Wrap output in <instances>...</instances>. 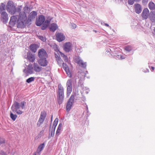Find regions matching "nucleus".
<instances>
[{
    "instance_id": "6ab92c4d",
    "label": "nucleus",
    "mask_w": 155,
    "mask_h": 155,
    "mask_svg": "<svg viewBox=\"0 0 155 155\" xmlns=\"http://www.w3.org/2000/svg\"><path fill=\"white\" fill-rule=\"evenodd\" d=\"M55 57L56 58V60L57 61L58 63L60 66H61L62 65L64 66V64L63 61L61 60V58L60 57V54H57L56 53H55Z\"/></svg>"
},
{
    "instance_id": "f704fd0d",
    "label": "nucleus",
    "mask_w": 155,
    "mask_h": 155,
    "mask_svg": "<svg viewBox=\"0 0 155 155\" xmlns=\"http://www.w3.org/2000/svg\"><path fill=\"white\" fill-rule=\"evenodd\" d=\"M26 102L24 101L21 102L20 105V108H21L22 109H24L25 107V106L26 104Z\"/></svg>"
},
{
    "instance_id": "39448f33",
    "label": "nucleus",
    "mask_w": 155,
    "mask_h": 155,
    "mask_svg": "<svg viewBox=\"0 0 155 155\" xmlns=\"http://www.w3.org/2000/svg\"><path fill=\"white\" fill-rule=\"evenodd\" d=\"M74 96L72 95L68 101L66 106L67 112H68L70 110L72 105L74 102Z\"/></svg>"
},
{
    "instance_id": "58836bf2",
    "label": "nucleus",
    "mask_w": 155,
    "mask_h": 155,
    "mask_svg": "<svg viewBox=\"0 0 155 155\" xmlns=\"http://www.w3.org/2000/svg\"><path fill=\"white\" fill-rule=\"evenodd\" d=\"M125 50L128 51H130L131 50L132 48L130 46H127L125 48Z\"/></svg>"
},
{
    "instance_id": "bb28decb",
    "label": "nucleus",
    "mask_w": 155,
    "mask_h": 155,
    "mask_svg": "<svg viewBox=\"0 0 155 155\" xmlns=\"http://www.w3.org/2000/svg\"><path fill=\"white\" fill-rule=\"evenodd\" d=\"M5 5L3 3H2L0 6V13L5 12Z\"/></svg>"
},
{
    "instance_id": "6e6552de",
    "label": "nucleus",
    "mask_w": 155,
    "mask_h": 155,
    "mask_svg": "<svg viewBox=\"0 0 155 155\" xmlns=\"http://www.w3.org/2000/svg\"><path fill=\"white\" fill-rule=\"evenodd\" d=\"M75 61L78 64L79 66L84 68H85L86 67V62H84L79 57H76L74 59Z\"/></svg>"
},
{
    "instance_id": "a211bd4d",
    "label": "nucleus",
    "mask_w": 155,
    "mask_h": 155,
    "mask_svg": "<svg viewBox=\"0 0 155 155\" xmlns=\"http://www.w3.org/2000/svg\"><path fill=\"white\" fill-rule=\"evenodd\" d=\"M1 14V17L3 22L5 23L7 22L8 19V17L7 13L5 12L0 13Z\"/></svg>"
},
{
    "instance_id": "8fccbe9b",
    "label": "nucleus",
    "mask_w": 155,
    "mask_h": 155,
    "mask_svg": "<svg viewBox=\"0 0 155 155\" xmlns=\"http://www.w3.org/2000/svg\"><path fill=\"white\" fill-rule=\"evenodd\" d=\"M104 24L105 26H107V27H109V28H110V29L111 28V27L109 26V25H108V24H107V23H104Z\"/></svg>"
},
{
    "instance_id": "0eeeda50",
    "label": "nucleus",
    "mask_w": 155,
    "mask_h": 155,
    "mask_svg": "<svg viewBox=\"0 0 155 155\" xmlns=\"http://www.w3.org/2000/svg\"><path fill=\"white\" fill-rule=\"evenodd\" d=\"M38 56L39 59L47 58L48 55L46 51L43 49L39 50L38 51Z\"/></svg>"
},
{
    "instance_id": "4be33fe9",
    "label": "nucleus",
    "mask_w": 155,
    "mask_h": 155,
    "mask_svg": "<svg viewBox=\"0 0 155 155\" xmlns=\"http://www.w3.org/2000/svg\"><path fill=\"white\" fill-rule=\"evenodd\" d=\"M33 68L34 70L36 72H39L42 69V68L39 66L38 64L36 63L33 64Z\"/></svg>"
},
{
    "instance_id": "6e6d98bb",
    "label": "nucleus",
    "mask_w": 155,
    "mask_h": 155,
    "mask_svg": "<svg viewBox=\"0 0 155 155\" xmlns=\"http://www.w3.org/2000/svg\"><path fill=\"white\" fill-rule=\"evenodd\" d=\"M93 31L96 33L97 32V31L95 30H93Z\"/></svg>"
},
{
    "instance_id": "423d86ee",
    "label": "nucleus",
    "mask_w": 155,
    "mask_h": 155,
    "mask_svg": "<svg viewBox=\"0 0 155 155\" xmlns=\"http://www.w3.org/2000/svg\"><path fill=\"white\" fill-rule=\"evenodd\" d=\"M46 115L47 113L45 111H43L41 112L40 118L37 123V126L38 127H40L41 125L43 124Z\"/></svg>"
},
{
    "instance_id": "5701e85b",
    "label": "nucleus",
    "mask_w": 155,
    "mask_h": 155,
    "mask_svg": "<svg viewBox=\"0 0 155 155\" xmlns=\"http://www.w3.org/2000/svg\"><path fill=\"white\" fill-rule=\"evenodd\" d=\"M33 67L31 64H29L28 65L27 68V73L29 74H32L34 73Z\"/></svg>"
},
{
    "instance_id": "f03ea898",
    "label": "nucleus",
    "mask_w": 155,
    "mask_h": 155,
    "mask_svg": "<svg viewBox=\"0 0 155 155\" xmlns=\"http://www.w3.org/2000/svg\"><path fill=\"white\" fill-rule=\"evenodd\" d=\"M22 6L19 5L16 8L14 5L13 2L11 1H9L6 6L7 11L12 15L16 14L17 12H20L21 10Z\"/></svg>"
},
{
    "instance_id": "5fc2aeb1",
    "label": "nucleus",
    "mask_w": 155,
    "mask_h": 155,
    "mask_svg": "<svg viewBox=\"0 0 155 155\" xmlns=\"http://www.w3.org/2000/svg\"><path fill=\"white\" fill-rule=\"evenodd\" d=\"M52 117H53V116H52V115H51V121H52Z\"/></svg>"
},
{
    "instance_id": "ddd939ff",
    "label": "nucleus",
    "mask_w": 155,
    "mask_h": 155,
    "mask_svg": "<svg viewBox=\"0 0 155 155\" xmlns=\"http://www.w3.org/2000/svg\"><path fill=\"white\" fill-rule=\"evenodd\" d=\"M46 58L39 59L38 61V63L41 66H46L48 63V61L46 59Z\"/></svg>"
},
{
    "instance_id": "cd10ccee",
    "label": "nucleus",
    "mask_w": 155,
    "mask_h": 155,
    "mask_svg": "<svg viewBox=\"0 0 155 155\" xmlns=\"http://www.w3.org/2000/svg\"><path fill=\"white\" fill-rule=\"evenodd\" d=\"M45 144L44 143L41 144L38 147L37 150L38 151H39V152H40L43 150L45 147Z\"/></svg>"
},
{
    "instance_id": "a878e982",
    "label": "nucleus",
    "mask_w": 155,
    "mask_h": 155,
    "mask_svg": "<svg viewBox=\"0 0 155 155\" xmlns=\"http://www.w3.org/2000/svg\"><path fill=\"white\" fill-rule=\"evenodd\" d=\"M58 28L57 25L56 24L53 23L50 27V30L54 32Z\"/></svg>"
},
{
    "instance_id": "393cba45",
    "label": "nucleus",
    "mask_w": 155,
    "mask_h": 155,
    "mask_svg": "<svg viewBox=\"0 0 155 155\" xmlns=\"http://www.w3.org/2000/svg\"><path fill=\"white\" fill-rule=\"evenodd\" d=\"M155 6V4L152 2H150L148 5L149 8L150 10H153L154 9V6Z\"/></svg>"
},
{
    "instance_id": "a18cd8bd",
    "label": "nucleus",
    "mask_w": 155,
    "mask_h": 155,
    "mask_svg": "<svg viewBox=\"0 0 155 155\" xmlns=\"http://www.w3.org/2000/svg\"><path fill=\"white\" fill-rule=\"evenodd\" d=\"M65 62H67L68 61V58L67 56L65 55L63 58H62Z\"/></svg>"
},
{
    "instance_id": "3c124183",
    "label": "nucleus",
    "mask_w": 155,
    "mask_h": 155,
    "mask_svg": "<svg viewBox=\"0 0 155 155\" xmlns=\"http://www.w3.org/2000/svg\"><path fill=\"white\" fill-rule=\"evenodd\" d=\"M124 59V58L123 57V56L120 55V59Z\"/></svg>"
},
{
    "instance_id": "09e8293b",
    "label": "nucleus",
    "mask_w": 155,
    "mask_h": 155,
    "mask_svg": "<svg viewBox=\"0 0 155 155\" xmlns=\"http://www.w3.org/2000/svg\"><path fill=\"white\" fill-rule=\"evenodd\" d=\"M115 58L116 59H120V56L119 55H117V56H115Z\"/></svg>"
},
{
    "instance_id": "412c9836",
    "label": "nucleus",
    "mask_w": 155,
    "mask_h": 155,
    "mask_svg": "<svg viewBox=\"0 0 155 155\" xmlns=\"http://www.w3.org/2000/svg\"><path fill=\"white\" fill-rule=\"evenodd\" d=\"M38 48V45L36 44H33L29 46V49L30 50L33 52L35 53L37 50V49Z\"/></svg>"
},
{
    "instance_id": "7ed1b4c3",
    "label": "nucleus",
    "mask_w": 155,
    "mask_h": 155,
    "mask_svg": "<svg viewBox=\"0 0 155 155\" xmlns=\"http://www.w3.org/2000/svg\"><path fill=\"white\" fill-rule=\"evenodd\" d=\"M57 92L58 103L60 104L62 103L64 98V89L61 84L58 85V91Z\"/></svg>"
},
{
    "instance_id": "b1692460",
    "label": "nucleus",
    "mask_w": 155,
    "mask_h": 155,
    "mask_svg": "<svg viewBox=\"0 0 155 155\" xmlns=\"http://www.w3.org/2000/svg\"><path fill=\"white\" fill-rule=\"evenodd\" d=\"M62 130V123H60L58 126L57 128V130L56 133V135L57 136H58L61 132Z\"/></svg>"
},
{
    "instance_id": "c9c22d12",
    "label": "nucleus",
    "mask_w": 155,
    "mask_h": 155,
    "mask_svg": "<svg viewBox=\"0 0 155 155\" xmlns=\"http://www.w3.org/2000/svg\"><path fill=\"white\" fill-rule=\"evenodd\" d=\"M45 22H44L43 24L44 25H45L46 26L48 27V26L49 25L50 23V21L47 20H46L45 21Z\"/></svg>"
},
{
    "instance_id": "72a5a7b5",
    "label": "nucleus",
    "mask_w": 155,
    "mask_h": 155,
    "mask_svg": "<svg viewBox=\"0 0 155 155\" xmlns=\"http://www.w3.org/2000/svg\"><path fill=\"white\" fill-rule=\"evenodd\" d=\"M65 71L68 75L69 76V77H71V74L70 71H69V70L68 68H65Z\"/></svg>"
},
{
    "instance_id": "1a4fd4ad",
    "label": "nucleus",
    "mask_w": 155,
    "mask_h": 155,
    "mask_svg": "<svg viewBox=\"0 0 155 155\" xmlns=\"http://www.w3.org/2000/svg\"><path fill=\"white\" fill-rule=\"evenodd\" d=\"M37 15V12L34 11L31 12L29 14L27 19V24H30L31 21L35 19Z\"/></svg>"
},
{
    "instance_id": "9d476101",
    "label": "nucleus",
    "mask_w": 155,
    "mask_h": 155,
    "mask_svg": "<svg viewBox=\"0 0 155 155\" xmlns=\"http://www.w3.org/2000/svg\"><path fill=\"white\" fill-rule=\"evenodd\" d=\"M72 81L71 79L68 81L67 83V95H69L72 91Z\"/></svg>"
},
{
    "instance_id": "49530a36",
    "label": "nucleus",
    "mask_w": 155,
    "mask_h": 155,
    "mask_svg": "<svg viewBox=\"0 0 155 155\" xmlns=\"http://www.w3.org/2000/svg\"><path fill=\"white\" fill-rule=\"evenodd\" d=\"M5 143V140H0V145H1L2 144L4 143Z\"/></svg>"
},
{
    "instance_id": "864d4df0",
    "label": "nucleus",
    "mask_w": 155,
    "mask_h": 155,
    "mask_svg": "<svg viewBox=\"0 0 155 155\" xmlns=\"http://www.w3.org/2000/svg\"><path fill=\"white\" fill-rule=\"evenodd\" d=\"M140 0H135V1L136 2H138Z\"/></svg>"
},
{
    "instance_id": "f257e3e1",
    "label": "nucleus",
    "mask_w": 155,
    "mask_h": 155,
    "mask_svg": "<svg viewBox=\"0 0 155 155\" xmlns=\"http://www.w3.org/2000/svg\"><path fill=\"white\" fill-rule=\"evenodd\" d=\"M19 13L17 22V26L19 28H23L27 23V17L24 12H18Z\"/></svg>"
},
{
    "instance_id": "e433bc0d",
    "label": "nucleus",
    "mask_w": 155,
    "mask_h": 155,
    "mask_svg": "<svg viewBox=\"0 0 155 155\" xmlns=\"http://www.w3.org/2000/svg\"><path fill=\"white\" fill-rule=\"evenodd\" d=\"M57 53H56L57 54H60V57L61 56L62 58L64 57L65 55L63 53L59 51L58 50V51L56 52Z\"/></svg>"
},
{
    "instance_id": "13d9d810",
    "label": "nucleus",
    "mask_w": 155,
    "mask_h": 155,
    "mask_svg": "<svg viewBox=\"0 0 155 155\" xmlns=\"http://www.w3.org/2000/svg\"><path fill=\"white\" fill-rule=\"evenodd\" d=\"M153 30H154V31L155 32V27L154 28Z\"/></svg>"
},
{
    "instance_id": "79ce46f5",
    "label": "nucleus",
    "mask_w": 155,
    "mask_h": 155,
    "mask_svg": "<svg viewBox=\"0 0 155 155\" xmlns=\"http://www.w3.org/2000/svg\"><path fill=\"white\" fill-rule=\"evenodd\" d=\"M55 130V129H54V128H52V129L51 131V136L52 137H53L54 135Z\"/></svg>"
},
{
    "instance_id": "4d7b16f0",
    "label": "nucleus",
    "mask_w": 155,
    "mask_h": 155,
    "mask_svg": "<svg viewBox=\"0 0 155 155\" xmlns=\"http://www.w3.org/2000/svg\"><path fill=\"white\" fill-rule=\"evenodd\" d=\"M88 108L87 106V111H88Z\"/></svg>"
},
{
    "instance_id": "9b49d317",
    "label": "nucleus",
    "mask_w": 155,
    "mask_h": 155,
    "mask_svg": "<svg viewBox=\"0 0 155 155\" xmlns=\"http://www.w3.org/2000/svg\"><path fill=\"white\" fill-rule=\"evenodd\" d=\"M55 36L57 40L59 42H61L65 38L64 35L61 32L56 33Z\"/></svg>"
},
{
    "instance_id": "f8f14e48",
    "label": "nucleus",
    "mask_w": 155,
    "mask_h": 155,
    "mask_svg": "<svg viewBox=\"0 0 155 155\" xmlns=\"http://www.w3.org/2000/svg\"><path fill=\"white\" fill-rule=\"evenodd\" d=\"M45 21V18L43 15H40L38 18L37 19L36 21V25L38 26L41 25Z\"/></svg>"
},
{
    "instance_id": "bf43d9fd",
    "label": "nucleus",
    "mask_w": 155,
    "mask_h": 155,
    "mask_svg": "<svg viewBox=\"0 0 155 155\" xmlns=\"http://www.w3.org/2000/svg\"><path fill=\"white\" fill-rule=\"evenodd\" d=\"M25 71V70H24V71H23L24 72H25L24 71Z\"/></svg>"
},
{
    "instance_id": "dca6fc26",
    "label": "nucleus",
    "mask_w": 155,
    "mask_h": 155,
    "mask_svg": "<svg viewBox=\"0 0 155 155\" xmlns=\"http://www.w3.org/2000/svg\"><path fill=\"white\" fill-rule=\"evenodd\" d=\"M27 58L31 62H33L35 61V55L30 52H28L27 53Z\"/></svg>"
},
{
    "instance_id": "7c9ffc66",
    "label": "nucleus",
    "mask_w": 155,
    "mask_h": 155,
    "mask_svg": "<svg viewBox=\"0 0 155 155\" xmlns=\"http://www.w3.org/2000/svg\"><path fill=\"white\" fill-rule=\"evenodd\" d=\"M37 37L38 38L40 39L43 42H45L46 41V39L45 37V36L41 35H37Z\"/></svg>"
},
{
    "instance_id": "ea45409f",
    "label": "nucleus",
    "mask_w": 155,
    "mask_h": 155,
    "mask_svg": "<svg viewBox=\"0 0 155 155\" xmlns=\"http://www.w3.org/2000/svg\"><path fill=\"white\" fill-rule=\"evenodd\" d=\"M135 0H128V3L130 5H132L134 3Z\"/></svg>"
},
{
    "instance_id": "a19ab883",
    "label": "nucleus",
    "mask_w": 155,
    "mask_h": 155,
    "mask_svg": "<svg viewBox=\"0 0 155 155\" xmlns=\"http://www.w3.org/2000/svg\"><path fill=\"white\" fill-rule=\"evenodd\" d=\"M149 0H142V4L144 5H146L148 2Z\"/></svg>"
},
{
    "instance_id": "de8ad7c7",
    "label": "nucleus",
    "mask_w": 155,
    "mask_h": 155,
    "mask_svg": "<svg viewBox=\"0 0 155 155\" xmlns=\"http://www.w3.org/2000/svg\"><path fill=\"white\" fill-rule=\"evenodd\" d=\"M47 26H46L45 25H43V26L41 27V29L42 30H45L46 28H47Z\"/></svg>"
},
{
    "instance_id": "2eb2a0df",
    "label": "nucleus",
    "mask_w": 155,
    "mask_h": 155,
    "mask_svg": "<svg viewBox=\"0 0 155 155\" xmlns=\"http://www.w3.org/2000/svg\"><path fill=\"white\" fill-rule=\"evenodd\" d=\"M72 44L69 42L66 43L63 46L64 50L66 52H69L71 49Z\"/></svg>"
},
{
    "instance_id": "f3484780",
    "label": "nucleus",
    "mask_w": 155,
    "mask_h": 155,
    "mask_svg": "<svg viewBox=\"0 0 155 155\" xmlns=\"http://www.w3.org/2000/svg\"><path fill=\"white\" fill-rule=\"evenodd\" d=\"M17 18L15 16H13L11 17L9 23V26L10 27H13L16 24Z\"/></svg>"
},
{
    "instance_id": "4468645a",
    "label": "nucleus",
    "mask_w": 155,
    "mask_h": 155,
    "mask_svg": "<svg viewBox=\"0 0 155 155\" xmlns=\"http://www.w3.org/2000/svg\"><path fill=\"white\" fill-rule=\"evenodd\" d=\"M149 11L147 8H144L141 14V16L143 19H147L149 17Z\"/></svg>"
},
{
    "instance_id": "c85d7f7f",
    "label": "nucleus",
    "mask_w": 155,
    "mask_h": 155,
    "mask_svg": "<svg viewBox=\"0 0 155 155\" xmlns=\"http://www.w3.org/2000/svg\"><path fill=\"white\" fill-rule=\"evenodd\" d=\"M150 18L152 22H155V14H151L150 16Z\"/></svg>"
},
{
    "instance_id": "052dcab7",
    "label": "nucleus",
    "mask_w": 155,
    "mask_h": 155,
    "mask_svg": "<svg viewBox=\"0 0 155 155\" xmlns=\"http://www.w3.org/2000/svg\"><path fill=\"white\" fill-rule=\"evenodd\" d=\"M33 155H36V154H33Z\"/></svg>"
},
{
    "instance_id": "4c0bfd02",
    "label": "nucleus",
    "mask_w": 155,
    "mask_h": 155,
    "mask_svg": "<svg viewBox=\"0 0 155 155\" xmlns=\"http://www.w3.org/2000/svg\"><path fill=\"white\" fill-rule=\"evenodd\" d=\"M71 28L74 29L76 28L77 25L74 23H70V25Z\"/></svg>"
},
{
    "instance_id": "aec40b11",
    "label": "nucleus",
    "mask_w": 155,
    "mask_h": 155,
    "mask_svg": "<svg viewBox=\"0 0 155 155\" xmlns=\"http://www.w3.org/2000/svg\"><path fill=\"white\" fill-rule=\"evenodd\" d=\"M134 10L136 13L139 14L142 10V8L140 5L139 4H136L134 5Z\"/></svg>"
},
{
    "instance_id": "2f4dec72",
    "label": "nucleus",
    "mask_w": 155,
    "mask_h": 155,
    "mask_svg": "<svg viewBox=\"0 0 155 155\" xmlns=\"http://www.w3.org/2000/svg\"><path fill=\"white\" fill-rule=\"evenodd\" d=\"M35 78L34 77H31L29 78L26 80V82L28 83H30L31 82L34 81Z\"/></svg>"
},
{
    "instance_id": "603ef678",
    "label": "nucleus",
    "mask_w": 155,
    "mask_h": 155,
    "mask_svg": "<svg viewBox=\"0 0 155 155\" xmlns=\"http://www.w3.org/2000/svg\"><path fill=\"white\" fill-rule=\"evenodd\" d=\"M152 71H153L154 70V68L153 67H151Z\"/></svg>"
},
{
    "instance_id": "c756f323",
    "label": "nucleus",
    "mask_w": 155,
    "mask_h": 155,
    "mask_svg": "<svg viewBox=\"0 0 155 155\" xmlns=\"http://www.w3.org/2000/svg\"><path fill=\"white\" fill-rule=\"evenodd\" d=\"M10 117L11 118L13 121H15L17 118V116L16 114H14L11 112Z\"/></svg>"
},
{
    "instance_id": "37998d69",
    "label": "nucleus",
    "mask_w": 155,
    "mask_h": 155,
    "mask_svg": "<svg viewBox=\"0 0 155 155\" xmlns=\"http://www.w3.org/2000/svg\"><path fill=\"white\" fill-rule=\"evenodd\" d=\"M142 71L144 73L148 72L149 71V69L147 68L143 69H142Z\"/></svg>"
},
{
    "instance_id": "c03bdc74",
    "label": "nucleus",
    "mask_w": 155,
    "mask_h": 155,
    "mask_svg": "<svg viewBox=\"0 0 155 155\" xmlns=\"http://www.w3.org/2000/svg\"><path fill=\"white\" fill-rule=\"evenodd\" d=\"M28 9V8L27 6H25L23 10L24 11L23 12H26V11H27Z\"/></svg>"
},
{
    "instance_id": "20e7f679",
    "label": "nucleus",
    "mask_w": 155,
    "mask_h": 155,
    "mask_svg": "<svg viewBox=\"0 0 155 155\" xmlns=\"http://www.w3.org/2000/svg\"><path fill=\"white\" fill-rule=\"evenodd\" d=\"M12 110L13 112L18 114H21L23 112L20 110V104L17 102H15L12 105Z\"/></svg>"
},
{
    "instance_id": "473e14b6",
    "label": "nucleus",
    "mask_w": 155,
    "mask_h": 155,
    "mask_svg": "<svg viewBox=\"0 0 155 155\" xmlns=\"http://www.w3.org/2000/svg\"><path fill=\"white\" fill-rule=\"evenodd\" d=\"M58 120L57 118L55 119V120L54 121L53 124L52 128H54V129H55V127L57 124Z\"/></svg>"
}]
</instances>
